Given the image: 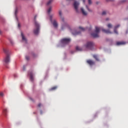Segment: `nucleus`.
Here are the masks:
<instances>
[{"label":"nucleus","instance_id":"nucleus-37","mask_svg":"<svg viewBox=\"0 0 128 128\" xmlns=\"http://www.w3.org/2000/svg\"><path fill=\"white\" fill-rule=\"evenodd\" d=\"M109 20V18H106V20Z\"/></svg>","mask_w":128,"mask_h":128},{"label":"nucleus","instance_id":"nucleus-18","mask_svg":"<svg viewBox=\"0 0 128 128\" xmlns=\"http://www.w3.org/2000/svg\"><path fill=\"white\" fill-rule=\"evenodd\" d=\"M7 112H8L7 109H4V110H3L4 114L6 116L7 115Z\"/></svg>","mask_w":128,"mask_h":128},{"label":"nucleus","instance_id":"nucleus-13","mask_svg":"<svg viewBox=\"0 0 128 128\" xmlns=\"http://www.w3.org/2000/svg\"><path fill=\"white\" fill-rule=\"evenodd\" d=\"M120 26V24H118L117 26H116L115 27H114V32L116 34H118V32H117V30L116 29L118 28Z\"/></svg>","mask_w":128,"mask_h":128},{"label":"nucleus","instance_id":"nucleus-39","mask_svg":"<svg viewBox=\"0 0 128 128\" xmlns=\"http://www.w3.org/2000/svg\"><path fill=\"white\" fill-rule=\"evenodd\" d=\"M40 112L41 114H42V111L41 110Z\"/></svg>","mask_w":128,"mask_h":128},{"label":"nucleus","instance_id":"nucleus-5","mask_svg":"<svg viewBox=\"0 0 128 128\" xmlns=\"http://www.w3.org/2000/svg\"><path fill=\"white\" fill-rule=\"evenodd\" d=\"M70 42V38H64L61 40V43L63 46L68 44Z\"/></svg>","mask_w":128,"mask_h":128},{"label":"nucleus","instance_id":"nucleus-7","mask_svg":"<svg viewBox=\"0 0 128 128\" xmlns=\"http://www.w3.org/2000/svg\"><path fill=\"white\" fill-rule=\"evenodd\" d=\"M50 21L51 22L52 24L54 26L55 28H58V22H56V20H54L52 21V16H50Z\"/></svg>","mask_w":128,"mask_h":128},{"label":"nucleus","instance_id":"nucleus-1","mask_svg":"<svg viewBox=\"0 0 128 128\" xmlns=\"http://www.w3.org/2000/svg\"><path fill=\"white\" fill-rule=\"evenodd\" d=\"M4 52L6 54V56L3 60V62L6 64H8L10 62V56L8 54V50L7 48H3Z\"/></svg>","mask_w":128,"mask_h":128},{"label":"nucleus","instance_id":"nucleus-30","mask_svg":"<svg viewBox=\"0 0 128 128\" xmlns=\"http://www.w3.org/2000/svg\"><path fill=\"white\" fill-rule=\"evenodd\" d=\"M106 11H104V12H102V16L106 15Z\"/></svg>","mask_w":128,"mask_h":128},{"label":"nucleus","instance_id":"nucleus-16","mask_svg":"<svg viewBox=\"0 0 128 128\" xmlns=\"http://www.w3.org/2000/svg\"><path fill=\"white\" fill-rule=\"evenodd\" d=\"M76 50L79 51V52H80V51L82 50V48L81 47H80L78 46H76Z\"/></svg>","mask_w":128,"mask_h":128},{"label":"nucleus","instance_id":"nucleus-22","mask_svg":"<svg viewBox=\"0 0 128 128\" xmlns=\"http://www.w3.org/2000/svg\"><path fill=\"white\" fill-rule=\"evenodd\" d=\"M52 2V0H50L48 2H47V6H50Z\"/></svg>","mask_w":128,"mask_h":128},{"label":"nucleus","instance_id":"nucleus-14","mask_svg":"<svg viewBox=\"0 0 128 128\" xmlns=\"http://www.w3.org/2000/svg\"><path fill=\"white\" fill-rule=\"evenodd\" d=\"M81 12H82V14L84 16H86L87 15V12H86L84 11V9L83 8H80Z\"/></svg>","mask_w":128,"mask_h":128},{"label":"nucleus","instance_id":"nucleus-24","mask_svg":"<svg viewBox=\"0 0 128 128\" xmlns=\"http://www.w3.org/2000/svg\"><path fill=\"white\" fill-rule=\"evenodd\" d=\"M50 11H52V7H50V8L48 9V14H50Z\"/></svg>","mask_w":128,"mask_h":128},{"label":"nucleus","instance_id":"nucleus-28","mask_svg":"<svg viewBox=\"0 0 128 128\" xmlns=\"http://www.w3.org/2000/svg\"><path fill=\"white\" fill-rule=\"evenodd\" d=\"M88 4L89 5H90L92 4V0H88Z\"/></svg>","mask_w":128,"mask_h":128},{"label":"nucleus","instance_id":"nucleus-11","mask_svg":"<svg viewBox=\"0 0 128 128\" xmlns=\"http://www.w3.org/2000/svg\"><path fill=\"white\" fill-rule=\"evenodd\" d=\"M21 36L22 37V40L23 41H24L26 43H27V39L25 37V36H24V34L22 32H21Z\"/></svg>","mask_w":128,"mask_h":128},{"label":"nucleus","instance_id":"nucleus-25","mask_svg":"<svg viewBox=\"0 0 128 128\" xmlns=\"http://www.w3.org/2000/svg\"><path fill=\"white\" fill-rule=\"evenodd\" d=\"M18 12V8H16V10H15V16H16V14Z\"/></svg>","mask_w":128,"mask_h":128},{"label":"nucleus","instance_id":"nucleus-4","mask_svg":"<svg viewBox=\"0 0 128 128\" xmlns=\"http://www.w3.org/2000/svg\"><path fill=\"white\" fill-rule=\"evenodd\" d=\"M102 30L101 28L96 26L95 32L91 34L92 36L94 38H98L99 37L98 34L100 30Z\"/></svg>","mask_w":128,"mask_h":128},{"label":"nucleus","instance_id":"nucleus-12","mask_svg":"<svg viewBox=\"0 0 128 128\" xmlns=\"http://www.w3.org/2000/svg\"><path fill=\"white\" fill-rule=\"evenodd\" d=\"M28 74L30 76V80L31 81L34 80V74H32V72H29Z\"/></svg>","mask_w":128,"mask_h":128},{"label":"nucleus","instance_id":"nucleus-2","mask_svg":"<svg viewBox=\"0 0 128 128\" xmlns=\"http://www.w3.org/2000/svg\"><path fill=\"white\" fill-rule=\"evenodd\" d=\"M35 28L34 30V32L35 34H38L40 32V24L36 21V16L34 18Z\"/></svg>","mask_w":128,"mask_h":128},{"label":"nucleus","instance_id":"nucleus-41","mask_svg":"<svg viewBox=\"0 0 128 128\" xmlns=\"http://www.w3.org/2000/svg\"><path fill=\"white\" fill-rule=\"evenodd\" d=\"M14 77H16V75H14Z\"/></svg>","mask_w":128,"mask_h":128},{"label":"nucleus","instance_id":"nucleus-9","mask_svg":"<svg viewBox=\"0 0 128 128\" xmlns=\"http://www.w3.org/2000/svg\"><path fill=\"white\" fill-rule=\"evenodd\" d=\"M86 62L90 66H93L95 62L92 60H86Z\"/></svg>","mask_w":128,"mask_h":128},{"label":"nucleus","instance_id":"nucleus-36","mask_svg":"<svg viewBox=\"0 0 128 128\" xmlns=\"http://www.w3.org/2000/svg\"><path fill=\"white\" fill-rule=\"evenodd\" d=\"M82 2H84V3L86 2V0H82Z\"/></svg>","mask_w":128,"mask_h":128},{"label":"nucleus","instance_id":"nucleus-38","mask_svg":"<svg viewBox=\"0 0 128 128\" xmlns=\"http://www.w3.org/2000/svg\"><path fill=\"white\" fill-rule=\"evenodd\" d=\"M18 28L20 27V24H18Z\"/></svg>","mask_w":128,"mask_h":128},{"label":"nucleus","instance_id":"nucleus-6","mask_svg":"<svg viewBox=\"0 0 128 128\" xmlns=\"http://www.w3.org/2000/svg\"><path fill=\"white\" fill-rule=\"evenodd\" d=\"M94 46V44L93 42H88L86 43V44L85 45V46L87 49L92 50Z\"/></svg>","mask_w":128,"mask_h":128},{"label":"nucleus","instance_id":"nucleus-33","mask_svg":"<svg viewBox=\"0 0 128 128\" xmlns=\"http://www.w3.org/2000/svg\"><path fill=\"white\" fill-rule=\"evenodd\" d=\"M38 108H40V106H42V104L40 103H39V104H38Z\"/></svg>","mask_w":128,"mask_h":128},{"label":"nucleus","instance_id":"nucleus-27","mask_svg":"<svg viewBox=\"0 0 128 128\" xmlns=\"http://www.w3.org/2000/svg\"><path fill=\"white\" fill-rule=\"evenodd\" d=\"M86 8L89 12H92V10L88 8V7L87 5H86Z\"/></svg>","mask_w":128,"mask_h":128},{"label":"nucleus","instance_id":"nucleus-31","mask_svg":"<svg viewBox=\"0 0 128 128\" xmlns=\"http://www.w3.org/2000/svg\"><path fill=\"white\" fill-rule=\"evenodd\" d=\"M26 60H30V56H26Z\"/></svg>","mask_w":128,"mask_h":128},{"label":"nucleus","instance_id":"nucleus-10","mask_svg":"<svg viewBox=\"0 0 128 128\" xmlns=\"http://www.w3.org/2000/svg\"><path fill=\"white\" fill-rule=\"evenodd\" d=\"M102 32L106 34H111L112 32L110 30L102 29Z\"/></svg>","mask_w":128,"mask_h":128},{"label":"nucleus","instance_id":"nucleus-19","mask_svg":"<svg viewBox=\"0 0 128 128\" xmlns=\"http://www.w3.org/2000/svg\"><path fill=\"white\" fill-rule=\"evenodd\" d=\"M58 88V86H54V87H52L50 90H54Z\"/></svg>","mask_w":128,"mask_h":128},{"label":"nucleus","instance_id":"nucleus-17","mask_svg":"<svg viewBox=\"0 0 128 128\" xmlns=\"http://www.w3.org/2000/svg\"><path fill=\"white\" fill-rule=\"evenodd\" d=\"M80 33V32H76V31H75L74 32H72V34L74 36L78 35V34H79Z\"/></svg>","mask_w":128,"mask_h":128},{"label":"nucleus","instance_id":"nucleus-42","mask_svg":"<svg viewBox=\"0 0 128 128\" xmlns=\"http://www.w3.org/2000/svg\"><path fill=\"white\" fill-rule=\"evenodd\" d=\"M98 4V2H96V4Z\"/></svg>","mask_w":128,"mask_h":128},{"label":"nucleus","instance_id":"nucleus-32","mask_svg":"<svg viewBox=\"0 0 128 128\" xmlns=\"http://www.w3.org/2000/svg\"><path fill=\"white\" fill-rule=\"evenodd\" d=\"M126 2V0H120V3L122 4V3H124Z\"/></svg>","mask_w":128,"mask_h":128},{"label":"nucleus","instance_id":"nucleus-35","mask_svg":"<svg viewBox=\"0 0 128 128\" xmlns=\"http://www.w3.org/2000/svg\"><path fill=\"white\" fill-rule=\"evenodd\" d=\"M23 70H26V66H23Z\"/></svg>","mask_w":128,"mask_h":128},{"label":"nucleus","instance_id":"nucleus-43","mask_svg":"<svg viewBox=\"0 0 128 128\" xmlns=\"http://www.w3.org/2000/svg\"><path fill=\"white\" fill-rule=\"evenodd\" d=\"M69 0H67V1H69Z\"/></svg>","mask_w":128,"mask_h":128},{"label":"nucleus","instance_id":"nucleus-3","mask_svg":"<svg viewBox=\"0 0 128 128\" xmlns=\"http://www.w3.org/2000/svg\"><path fill=\"white\" fill-rule=\"evenodd\" d=\"M59 15L62 21V30H64V27L68 26V24L66 22H64V18L62 17V12L60 10H59Z\"/></svg>","mask_w":128,"mask_h":128},{"label":"nucleus","instance_id":"nucleus-26","mask_svg":"<svg viewBox=\"0 0 128 128\" xmlns=\"http://www.w3.org/2000/svg\"><path fill=\"white\" fill-rule=\"evenodd\" d=\"M4 93H3V92H0V96L2 97L4 96Z\"/></svg>","mask_w":128,"mask_h":128},{"label":"nucleus","instance_id":"nucleus-34","mask_svg":"<svg viewBox=\"0 0 128 128\" xmlns=\"http://www.w3.org/2000/svg\"><path fill=\"white\" fill-rule=\"evenodd\" d=\"M32 56L34 58L36 57V54H34V52H32Z\"/></svg>","mask_w":128,"mask_h":128},{"label":"nucleus","instance_id":"nucleus-44","mask_svg":"<svg viewBox=\"0 0 128 128\" xmlns=\"http://www.w3.org/2000/svg\"><path fill=\"white\" fill-rule=\"evenodd\" d=\"M126 34H128V32H126Z\"/></svg>","mask_w":128,"mask_h":128},{"label":"nucleus","instance_id":"nucleus-21","mask_svg":"<svg viewBox=\"0 0 128 128\" xmlns=\"http://www.w3.org/2000/svg\"><path fill=\"white\" fill-rule=\"evenodd\" d=\"M107 26H108V28H112V24H107Z\"/></svg>","mask_w":128,"mask_h":128},{"label":"nucleus","instance_id":"nucleus-20","mask_svg":"<svg viewBox=\"0 0 128 128\" xmlns=\"http://www.w3.org/2000/svg\"><path fill=\"white\" fill-rule=\"evenodd\" d=\"M94 56V58L96 59V61H99V59H98V56H96V54H94V56Z\"/></svg>","mask_w":128,"mask_h":128},{"label":"nucleus","instance_id":"nucleus-40","mask_svg":"<svg viewBox=\"0 0 128 128\" xmlns=\"http://www.w3.org/2000/svg\"><path fill=\"white\" fill-rule=\"evenodd\" d=\"M2 34V32L1 30H0V34Z\"/></svg>","mask_w":128,"mask_h":128},{"label":"nucleus","instance_id":"nucleus-29","mask_svg":"<svg viewBox=\"0 0 128 128\" xmlns=\"http://www.w3.org/2000/svg\"><path fill=\"white\" fill-rule=\"evenodd\" d=\"M9 40L12 44H14V42L12 39H9Z\"/></svg>","mask_w":128,"mask_h":128},{"label":"nucleus","instance_id":"nucleus-15","mask_svg":"<svg viewBox=\"0 0 128 128\" xmlns=\"http://www.w3.org/2000/svg\"><path fill=\"white\" fill-rule=\"evenodd\" d=\"M126 44L124 42H116V45L117 46H120V45H123Z\"/></svg>","mask_w":128,"mask_h":128},{"label":"nucleus","instance_id":"nucleus-23","mask_svg":"<svg viewBox=\"0 0 128 128\" xmlns=\"http://www.w3.org/2000/svg\"><path fill=\"white\" fill-rule=\"evenodd\" d=\"M79 28L80 30H81L82 31H85L86 30V28H84L82 26H79Z\"/></svg>","mask_w":128,"mask_h":128},{"label":"nucleus","instance_id":"nucleus-8","mask_svg":"<svg viewBox=\"0 0 128 128\" xmlns=\"http://www.w3.org/2000/svg\"><path fill=\"white\" fill-rule=\"evenodd\" d=\"M79 6V2L77 1H75L74 4V7L76 12H78V6Z\"/></svg>","mask_w":128,"mask_h":128}]
</instances>
